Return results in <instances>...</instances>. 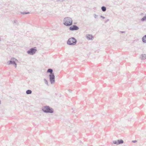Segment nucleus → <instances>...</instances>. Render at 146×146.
Masks as SVG:
<instances>
[{"label":"nucleus","instance_id":"6","mask_svg":"<svg viewBox=\"0 0 146 146\" xmlns=\"http://www.w3.org/2000/svg\"><path fill=\"white\" fill-rule=\"evenodd\" d=\"M79 29V28L76 26L74 25L70 27L69 29L71 31L78 30Z\"/></svg>","mask_w":146,"mask_h":146},{"label":"nucleus","instance_id":"4","mask_svg":"<svg viewBox=\"0 0 146 146\" xmlns=\"http://www.w3.org/2000/svg\"><path fill=\"white\" fill-rule=\"evenodd\" d=\"M35 48H34L31 49L30 50L28 51V53L29 54L32 55L34 54L36 51V50Z\"/></svg>","mask_w":146,"mask_h":146},{"label":"nucleus","instance_id":"9","mask_svg":"<svg viewBox=\"0 0 146 146\" xmlns=\"http://www.w3.org/2000/svg\"><path fill=\"white\" fill-rule=\"evenodd\" d=\"M142 40L144 42L146 43V35L142 38Z\"/></svg>","mask_w":146,"mask_h":146},{"label":"nucleus","instance_id":"10","mask_svg":"<svg viewBox=\"0 0 146 146\" xmlns=\"http://www.w3.org/2000/svg\"><path fill=\"white\" fill-rule=\"evenodd\" d=\"M123 143V141L122 140H117V144H120L121 143Z\"/></svg>","mask_w":146,"mask_h":146},{"label":"nucleus","instance_id":"14","mask_svg":"<svg viewBox=\"0 0 146 146\" xmlns=\"http://www.w3.org/2000/svg\"><path fill=\"white\" fill-rule=\"evenodd\" d=\"M141 20L142 21H146V15L143 18H142L141 19Z\"/></svg>","mask_w":146,"mask_h":146},{"label":"nucleus","instance_id":"2","mask_svg":"<svg viewBox=\"0 0 146 146\" xmlns=\"http://www.w3.org/2000/svg\"><path fill=\"white\" fill-rule=\"evenodd\" d=\"M76 42V39L74 38H69L67 44L69 45H74Z\"/></svg>","mask_w":146,"mask_h":146},{"label":"nucleus","instance_id":"1","mask_svg":"<svg viewBox=\"0 0 146 146\" xmlns=\"http://www.w3.org/2000/svg\"><path fill=\"white\" fill-rule=\"evenodd\" d=\"M64 24L66 26H70L71 25L72 23V19L68 17H66L64 19Z\"/></svg>","mask_w":146,"mask_h":146},{"label":"nucleus","instance_id":"5","mask_svg":"<svg viewBox=\"0 0 146 146\" xmlns=\"http://www.w3.org/2000/svg\"><path fill=\"white\" fill-rule=\"evenodd\" d=\"M50 80L51 83H54L55 80L54 76V74H50Z\"/></svg>","mask_w":146,"mask_h":146},{"label":"nucleus","instance_id":"16","mask_svg":"<svg viewBox=\"0 0 146 146\" xmlns=\"http://www.w3.org/2000/svg\"><path fill=\"white\" fill-rule=\"evenodd\" d=\"M113 143L114 144H117V142L116 141H113Z\"/></svg>","mask_w":146,"mask_h":146},{"label":"nucleus","instance_id":"12","mask_svg":"<svg viewBox=\"0 0 146 146\" xmlns=\"http://www.w3.org/2000/svg\"><path fill=\"white\" fill-rule=\"evenodd\" d=\"M32 92L31 91V90H28L26 92V93L27 94H31Z\"/></svg>","mask_w":146,"mask_h":146},{"label":"nucleus","instance_id":"17","mask_svg":"<svg viewBox=\"0 0 146 146\" xmlns=\"http://www.w3.org/2000/svg\"><path fill=\"white\" fill-rule=\"evenodd\" d=\"M137 142L136 141H133V142Z\"/></svg>","mask_w":146,"mask_h":146},{"label":"nucleus","instance_id":"15","mask_svg":"<svg viewBox=\"0 0 146 146\" xmlns=\"http://www.w3.org/2000/svg\"><path fill=\"white\" fill-rule=\"evenodd\" d=\"M30 13L29 12H21V13L22 14H28L29 13Z\"/></svg>","mask_w":146,"mask_h":146},{"label":"nucleus","instance_id":"7","mask_svg":"<svg viewBox=\"0 0 146 146\" xmlns=\"http://www.w3.org/2000/svg\"><path fill=\"white\" fill-rule=\"evenodd\" d=\"M86 37L88 40H92L93 38V37L91 35H87Z\"/></svg>","mask_w":146,"mask_h":146},{"label":"nucleus","instance_id":"13","mask_svg":"<svg viewBox=\"0 0 146 146\" xmlns=\"http://www.w3.org/2000/svg\"><path fill=\"white\" fill-rule=\"evenodd\" d=\"M102 9L103 11H106V9L105 7H102Z\"/></svg>","mask_w":146,"mask_h":146},{"label":"nucleus","instance_id":"3","mask_svg":"<svg viewBox=\"0 0 146 146\" xmlns=\"http://www.w3.org/2000/svg\"><path fill=\"white\" fill-rule=\"evenodd\" d=\"M43 111L45 112L52 113L53 110L52 109L50 108L48 106H45L42 108Z\"/></svg>","mask_w":146,"mask_h":146},{"label":"nucleus","instance_id":"11","mask_svg":"<svg viewBox=\"0 0 146 146\" xmlns=\"http://www.w3.org/2000/svg\"><path fill=\"white\" fill-rule=\"evenodd\" d=\"M52 70L50 69H48L47 70V72L50 73V74H53L52 73Z\"/></svg>","mask_w":146,"mask_h":146},{"label":"nucleus","instance_id":"8","mask_svg":"<svg viewBox=\"0 0 146 146\" xmlns=\"http://www.w3.org/2000/svg\"><path fill=\"white\" fill-rule=\"evenodd\" d=\"M8 64H14L15 66V67H16V63L14 62H13L11 61H9L7 62Z\"/></svg>","mask_w":146,"mask_h":146}]
</instances>
